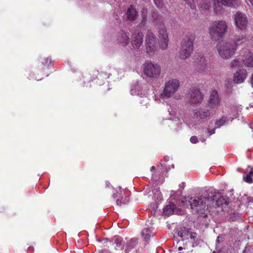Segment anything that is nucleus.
<instances>
[{"instance_id": "1", "label": "nucleus", "mask_w": 253, "mask_h": 253, "mask_svg": "<svg viewBox=\"0 0 253 253\" xmlns=\"http://www.w3.org/2000/svg\"><path fill=\"white\" fill-rule=\"evenodd\" d=\"M246 37L242 36H236L235 41L222 42L217 45L218 52L221 57L224 59L231 58L235 53L237 46L246 41Z\"/></svg>"}, {"instance_id": "2", "label": "nucleus", "mask_w": 253, "mask_h": 253, "mask_svg": "<svg viewBox=\"0 0 253 253\" xmlns=\"http://www.w3.org/2000/svg\"><path fill=\"white\" fill-rule=\"evenodd\" d=\"M192 209L196 210L200 216L207 217L209 212L212 211V208L209 206L207 198L199 197L191 198L189 201Z\"/></svg>"}, {"instance_id": "3", "label": "nucleus", "mask_w": 253, "mask_h": 253, "mask_svg": "<svg viewBox=\"0 0 253 253\" xmlns=\"http://www.w3.org/2000/svg\"><path fill=\"white\" fill-rule=\"evenodd\" d=\"M195 36L192 34H188L183 38L179 51V57L182 60L189 58L193 51V43Z\"/></svg>"}, {"instance_id": "4", "label": "nucleus", "mask_w": 253, "mask_h": 253, "mask_svg": "<svg viewBox=\"0 0 253 253\" xmlns=\"http://www.w3.org/2000/svg\"><path fill=\"white\" fill-rule=\"evenodd\" d=\"M227 28L225 21H214L211 24L209 33L212 40H217L223 36L227 31Z\"/></svg>"}, {"instance_id": "5", "label": "nucleus", "mask_w": 253, "mask_h": 253, "mask_svg": "<svg viewBox=\"0 0 253 253\" xmlns=\"http://www.w3.org/2000/svg\"><path fill=\"white\" fill-rule=\"evenodd\" d=\"M192 9L198 5L201 10L209 11L212 6L214 11L219 6V0H184Z\"/></svg>"}, {"instance_id": "6", "label": "nucleus", "mask_w": 253, "mask_h": 253, "mask_svg": "<svg viewBox=\"0 0 253 253\" xmlns=\"http://www.w3.org/2000/svg\"><path fill=\"white\" fill-rule=\"evenodd\" d=\"M154 25L158 29L160 38V47L162 50L167 49L169 43V38L167 29L161 17L153 16Z\"/></svg>"}, {"instance_id": "7", "label": "nucleus", "mask_w": 253, "mask_h": 253, "mask_svg": "<svg viewBox=\"0 0 253 253\" xmlns=\"http://www.w3.org/2000/svg\"><path fill=\"white\" fill-rule=\"evenodd\" d=\"M143 72L147 77L151 79H157L160 76L161 68L157 63L146 61L143 64Z\"/></svg>"}, {"instance_id": "8", "label": "nucleus", "mask_w": 253, "mask_h": 253, "mask_svg": "<svg viewBox=\"0 0 253 253\" xmlns=\"http://www.w3.org/2000/svg\"><path fill=\"white\" fill-rule=\"evenodd\" d=\"M228 198L219 195H214L211 197H207V203L209 206H211L212 208V211L211 212H213L214 209L216 208H221L222 209L224 206L228 205L229 202Z\"/></svg>"}, {"instance_id": "9", "label": "nucleus", "mask_w": 253, "mask_h": 253, "mask_svg": "<svg viewBox=\"0 0 253 253\" xmlns=\"http://www.w3.org/2000/svg\"><path fill=\"white\" fill-rule=\"evenodd\" d=\"M180 86L179 80L172 79L166 82L163 91V94L168 97L173 96L174 93L178 90Z\"/></svg>"}, {"instance_id": "10", "label": "nucleus", "mask_w": 253, "mask_h": 253, "mask_svg": "<svg viewBox=\"0 0 253 253\" xmlns=\"http://www.w3.org/2000/svg\"><path fill=\"white\" fill-rule=\"evenodd\" d=\"M145 46L147 52L150 54L157 49L156 38L153 33L148 31L145 38Z\"/></svg>"}, {"instance_id": "11", "label": "nucleus", "mask_w": 253, "mask_h": 253, "mask_svg": "<svg viewBox=\"0 0 253 253\" xmlns=\"http://www.w3.org/2000/svg\"><path fill=\"white\" fill-rule=\"evenodd\" d=\"M187 97L190 103L196 104L202 102L204 95L199 88L192 87L190 88Z\"/></svg>"}, {"instance_id": "12", "label": "nucleus", "mask_w": 253, "mask_h": 253, "mask_svg": "<svg viewBox=\"0 0 253 253\" xmlns=\"http://www.w3.org/2000/svg\"><path fill=\"white\" fill-rule=\"evenodd\" d=\"M234 19L235 25L238 29L244 30L246 28L248 21L245 14L237 12L234 15Z\"/></svg>"}, {"instance_id": "13", "label": "nucleus", "mask_w": 253, "mask_h": 253, "mask_svg": "<svg viewBox=\"0 0 253 253\" xmlns=\"http://www.w3.org/2000/svg\"><path fill=\"white\" fill-rule=\"evenodd\" d=\"M195 57L196 59L195 63L196 70L199 73L204 72L207 70V64L204 55L200 53L196 55Z\"/></svg>"}, {"instance_id": "14", "label": "nucleus", "mask_w": 253, "mask_h": 253, "mask_svg": "<svg viewBox=\"0 0 253 253\" xmlns=\"http://www.w3.org/2000/svg\"><path fill=\"white\" fill-rule=\"evenodd\" d=\"M208 106L213 109H217L220 105L221 98L216 90H212L211 92L209 99L208 101Z\"/></svg>"}, {"instance_id": "15", "label": "nucleus", "mask_w": 253, "mask_h": 253, "mask_svg": "<svg viewBox=\"0 0 253 253\" xmlns=\"http://www.w3.org/2000/svg\"><path fill=\"white\" fill-rule=\"evenodd\" d=\"M143 42V34L141 31L134 32L131 36V45L133 48L139 49Z\"/></svg>"}, {"instance_id": "16", "label": "nucleus", "mask_w": 253, "mask_h": 253, "mask_svg": "<svg viewBox=\"0 0 253 253\" xmlns=\"http://www.w3.org/2000/svg\"><path fill=\"white\" fill-rule=\"evenodd\" d=\"M247 71L246 69H239L234 75V82L236 84L243 83L247 77Z\"/></svg>"}, {"instance_id": "17", "label": "nucleus", "mask_w": 253, "mask_h": 253, "mask_svg": "<svg viewBox=\"0 0 253 253\" xmlns=\"http://www.w3.org/2000/svg\"><path fill=\"white\" fill-rule=\"evenodd\" d=\"M129 40V37L126 32L121 30L118 33L117 41L122 46H126L128 43Z\"/></svg>"}, {"instance_id": "18", "label": "nucleus", "mask_w": 253, "mask_h": 253, "mask_svg": "<svg viewBox=\"0 0 253 253\" xmlns=\"http://www.w3.org/2000/svg\"><path fill=\"white\" fill-rule=\"evenodd\" d=\"M210 111L208 109L200 108L199 110H195L194 116L200 119H206L210 117Z\"/></svg>"}, {"instance_id": "19", "label": "nucleus", "mask_w": 253, "mask_h": 253, "mask_svg": "<svg viewBox=\"0 0 253 253\" xmlns=\"http://www.w3.org/2000/svg\"><path fill=\"white\" fill-rule=\"evenodd\" d=\"M126 14L128 20L134 21L137 16V12L133 6L130 5L127 10Z\"/></svg>"}, {"instance_id": "20", "label": "nucleus", "mask_w": 253, "mask_h": 253, "mask_svg": "<svg viewBox=\"0 0 253 253\" xmlns=\"http://www.w3.org/2000/svg\"><path fill=\"white\" fill-rule=\"evenodd\" d=\"M243 62L246 66L253 67V53L249 51L243 58Z\"/></svg>"}, {"instance_id": "21", "label": "nucleus", "mask_w": 253, "mask_h": 253, "mask_svg": "<svg viewBox=\"0 0 253 253\" xmlns=\"http://www.w3.org/2000/svg\"><path fill=\"white\" fill-rule=\"evenodd\" d=\"M190 230L188 228L186 227H182L178 232V235L179 237L183 238L184 240H187L189 239Z\"/></svg>"}, {"instance_id": "22", "label": "nucleus", "mask_w": 253, "mask_h": 253, "mask_svg": "<svg viewBox=\"0 0 253 253\" xmlns=\"http://www.w3.org/2000/svg\"><path fill=\"white\" fill-rule=\"evenodd\" d=\"M175 206L174 205H169L167 206L163 210V213L166 216H169L173 213Z\"/></svg>"}, {"instance_id": "23", "label": "nucleus", "mask_w": 253, "mask_h": 253, "mask_svg": "<svg viewBox=\"0 0 253 253\" xmlns=\"http://www.w3.org/2000/svg\"><path fill=\"white\" fill-rule=\"evenodd\" d=\"M237 0H220L219 2L225 6L233 7L237 4Z\"/></svg>"}, {"instance_id": "24", "label": "nucleus", "mask_w": 253, "mask_h": 253, "mask_svg": "<svg viewBox=\"0 0 253 253\" xmlns=\"http://www.w3.org/2000/svg\"><path fill=\"white\" fill-rule=\"evenodd\" d=\"M226 122H227L226 117H225L224 116H222L219 119H217L216 120L214 125L216 127H219L221 126H224Z\"/></svg>"}, {"instance_id": "25", "label": "nucleus", "mask_w": 253, "mask_h": 253, "mask_svg": "<svg viewBox=\"0 0 253 253\" xmlns=\"http://www.w3.org/2000/svg\"><path fill=\"white\" fill-rule=\"evenodd\" d=\"M151 233V231L149 228H144L142 231V236L146 241H147L150 238Z\"/></svg>"}, {"instance_id": "26", "label": "nucleus", "mask_w": 253, "mask_h": 253, "mask_svg": "<svg viewBox=\"0 0 253 253\" xmlns=\"http://www.w3.org/2000/svg\"><path fill=\"white\" fill-rule=\"evenodd\" d=\"M129 201V199L126 196L122 197L121 199H118L117 200V204L119 206H122L123 204L127 203Z\"/></svg>"}, {"instance_id": "27", "label": "nucleus", "mask_w": 253, "mask_h": 253, "mask_svg": "<svg viewBox=\"0 0 253 253\" xmlns=\"http://www.w3.org/2000/svg\"><path fill=\"white\" fill-rule=\"evenodd\" d=\"M154 2L156 5V6L162 9L164 6V1L163 0H153Z\"/></svg>"}, {"instance_id": "28", "label": "nucleus", "mask_w": 253, "mask_h": 253, "mask_svg": "<svg viewBox=\"0 0 253 253\" xmlns=\"http://www.w3.org/2000/svg\"><path fill=\"white\" fill-rule=\"evenodd\" d=\"M240 64V62L239 60L237 59L234 60L232 61L230 64V66L231 68H234L238 66H239Z\"/></svg>"}, {"instance_id": "29", "label": "nucleus", "mask_w": 253, "mask_h": 253, "mask_svg": "<svg viewBox=\"0 0 253 253\" xmlns=\"http://www.w3.org/2000/svg\"><path fill=\"white\" fill-rule=\"evenodd\" d=\"M123 238L121 237H117L115 240V243L117 247H120L121 246Z\"/></svg>"}, {"instance_id": "30", "label": "nucleus", "mask_w": 253, "mask_h": 253, "mask_svg": "<svg viewBox=\"0 0 253 253\" xmlns=\"http://www.w3.org/2000/svg\"><path fill=\"white\" fill-rule=\"evenodd\" d=\"M253 177L252 175L247 174L246 176L244 178V180L248 183H252L253 182Z\"/></svg>"}, {"instance_id": "31", "label": "nucleus", "mask_w": 253, "mask_h": 253, "mask_svg": "<svg viewBox=\"0 0 253 253\" xmlns=\"http://www.w3.org/2000/svg\"><path fill=\"white\" fill-rule=\"evenodd\" d=\"M102 244L104 245V246L109 247V245H111V242L109 241V240L107 238H104L102 240Z\"/></svg>"}, {"instance_id": "32", "label": "nucleus", "mask_w": 253, "mask_h": 253, "mask_svg": "<svg viewBox=\"0 0 253 253\" xmlns=\"http://www.w3.org/2000/svg\"><path fill=\"white\" fill-rule=\"evenodd\" d=\"M49 61L48 58H44L42 59L41 63L43 66L48 65V62Z\"/></svg>"}, {"instance_id": "33", "label": "nucleus", "mask_w": 253, "mask_h": 253, "mask_svg": "<svg viewBox=\"0 0 253 253\" xmlns=\"http://www.w3.org/2000/svg\"><path fill=\"white\" fill-rule=\"evenodd\" d=\"M190 142L193 144L197 143L198 142V139L197 136H192L190 139Z\"/></svg>"}, {"instance_id": "34", "label": "nucleus", "mask_w": 253, "mask_h": 253, "mask_svg": "<svg viewBox=\"0 0 253 253\" xmlns=\"http://www.w3.org/2000/svg\"><path fill=\"white\" fill-rule=\"evenodd\" d=\"M197 234L195 232H190L189 233V238L193 240H195L196 238Z\"/></svg>"}, {"instance_id": "35", "label": "nucleus", "mask_w": 253, "mask_h": 253, "mask_svg": "<svg viewBox=\"0 0 253 253\" xmlns=\"http://www.w3.org/2000/svg\"><path fill=\"white\" fill-rule=\"evenodd\" d=\"M215 129H212L211 130H209L208 129V132L210 134V136L213 134H214L215 133Z\"/></svg>"}, {"instance_id": "36", "label": "nucleus", "mask_w": 253, "mask_h": 253, "mask_svg": "<svg viewBox=\"0 0 253 253\" xmlns=\"http://www.w3.org/2000/svg\"><path fill=\"white\" fill-rule=\"evenodd\" d=\"M248 174H250V175H252V177H253V168L251 169Z\"/></svg>"}, {"instance_id": "37", "label": "nucleus", "mask_w": 253, "mask_h": 253, "mask_svg": "<svg viewBox=\"0 0 253 253\" xmlns=\"http://www.w3.org/2000/svg\"><path fill=\"white\" fill-rule=\"evenodd\" d=\"M142 19H143V20H142V22L144 23V24H145L146 19V16L145 15H142Z\"/></svg>"}, {"instance_id": "38", "label": "nucleus", "mask_w": 253, "mask_h": 253, "mask_svg": "<svg viewBox=\"0 0 253 253\" xmlns=\"http://www.w3.org/2000/svg\"><path fill=\"white\" fill-rule=\"evenodd\" d=\"M248 1L251 3V4L253 6V0H248Z\"/></svg>"}, {"instance_id": "39", "label": "nucleus", "mask_w": 253, "mask_h": 253, "mask_svg": "<svg viewBox=\"0 0 253 253\" xmlns=\"http://www.w3.org/2000/svg\"><path fill=\"white\" fill-rule=\"evenodd\" d=\"M151 169H155V167H154V166H152V167H151Z\"/></svg>"}, {"instance_id": "40", "label": "nucleus", "mask_w": 253, "mask_h": 253, "mask_svg": "<svg viewBox=\"0 0 253 253\" xmlns=\"http://www.w3.org/2000/svg\"><path fill=\"white\" fill-rule=\"evenodd\" d=\"M113 196L114 198L117 197V196H115L114 194H113Z\"/></svg>"}, {"instance_id": "41", "label": "nucleus", "mask_w": 253, "mask_h": 253, "mask_svg": "<svg viewBox=\"0 0 253 253\" xmlns=\"http://www.w3.org/2000/svg\"><path fill=\"white\" fill-rule=\"evenodd\" d=\"M181 249H182V247H179V248H178V250H181Z\"/></svg>"}, {"instance_id": "42", "label": "nucleus", "mask_w": 253, "mask_h": 253, "mask_svg": "<svg viewBox=\"0 0 253 253\" xmlns=\"http://www.w3.org/2000/svg\"><path fill=\"white\" fill-rule=\"evenodd\" d=\"M109 188L112 189V186H110L109 187ZM112 189H113L112 188Z\"/></svg>"}]
</instances>
